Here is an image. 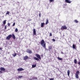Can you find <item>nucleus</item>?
Masks as SVG:
<instances>
[{"label":"nucleus","mask_w":80,"mask_h":80,"mask_svg":"<svg viewBox=\"0 0 80 80\" xmlns=\"http://www.w3.org/2000/svg\"><path fill=\"white\" fill-rule=\"evenodd\" d=\"M12 38L14 40H15L16 39V37H15V34H14L12 33V35L10 34L8 35L6 38V40H9L11 38Z\"/></svg>","instance_id":"obj_1"},{"label":"nucleus","mask_w":80,"mask_h":80,"mask_svg":"<svg viewBox=\"0 0 80 80\" xmlns=\"http://www.w3.org/2000/svg\"><path fill=\"white\" fill-rule=\"evenodd\" d=\"M36 57H34L33 58L34 60H37V61H39V59L41 60V57H40V56L39 54H36Z\"/></svg>","instance_id":"obj_2"},{"label":"nucleus","mask_w":80,"mask_h":80,"mask_svg":"<svg viewBox=\"0 0 80 80\" xmlns=\"http://www.w3.org/2000/svg\"><path fill=\"white\" fill-rule=\"evenodd\" d=\"M41 44L42 45V47L45 48H46V43L45 42V41L44 40L42 39L41 42Z\"/></svg>","instance_id":"obj_3"},{"label":"nucleus","mask_w":80,"mask_h":80,"mask_svg":"<svg viewBox=\"0 0 80 80\" xmlns=\"http://www.w3.org/2000/svg\"><path fill=\"white\" fill-rule=\"evenodd\" d=\"M79 73H80V72H79V70H77L75 74V77L76 78H78L79 77L78 75H79Z\"/></svg>","instance_id":"obj_4"},{"label":"nucleus","mask_w":80,"mask_h":80,"mask_svg":"<svg viewBox=\"0 0 80 80\" xmlns=\"http://www.w3.org/2000/svg\"><path fill=\"white\" fill-rule=\"evenodd\" d=\"M67 27H66V26H62V27L61 28V29L62 30H65V29H67Z\"/></svg>","instance_id":"obj_5"},{"label":"nucleus","mask_w":80,"mask_h":80,"mask_svg":"<svg viewBox=\"0 0 80 80\" xmlns=\"http://www.w3.org/2000/svg\"><path fill=\"white\" fill-rule=\"evenodd\" d=\"M27 53H29L30 54L32 53V51L29 49L27 50Z\"/></svg>","instance_id":"obj_6"},{"label":"nucleus","mask_w":80,"mask_h":80,"mask_svg":"<svg viewBox=\"0 0 80 80\" xmlns=\"http://www.w3.org/2000/svg\"><path fill=\"white\" fill-rule=\"evenodd\" d=\"M23 70H24V69L22 68H18L17 69L18 72H22V71H23Z\"/></svg>","instance_id":"obj_7"},{"label":"nucleus","mask_w":80,"mask_h":80,"mask_svg":"<svg viewBox=\"0 0 80 80\" xmlns=\"http://www.w3.org/2000/svg\"><path fill=\"white\" fill-rule=\"evenodd\" d=\"M36 35V30L35 29H33V35Z\"/></svg>","instance_id":"obj_8"},{"label":"nucleus","mask_w":80,"mask_h":80,"mask_svg":"<svg viewBox=\"0 0 80 80\" xmlns=\"http://www.w3.org/2000/svg\"><path fill=\"white\" fill-rule=\"evenodd\" d=\"M28 58V57L27 56H25L24 57L23 59L24 60H27V59Z\"/></svg>","instance_id":"obj_9"},{"label":"nucleus","mask_w":80,"mask_h":80,"mask_svg":"<svg viewBox=\"0 0 80 80\" xmlns=\"http://www.w3.org/2000/svg\"><path fill=\"white\" fill-rule=\"evenodd\" d=\"M65 2L68 3H70L71 2L70 0H65Z\"/></svg>","instance_id":"obj_10"},{"label":"nucleus","mask_w":80,"mask_h":80,"mask_svg":"<svg viewBox=\"0 0 80 80\" xmlns=\"http://www.w3.org/2000/svg\"><path fill=\"white\" fill-rule=\"evenodd\" d=\"M1 71H5V69L1 67L0 68Z\"/></svg>","instance_id":"obj_11"},{"label":"nucleus","mask_w":80,"mask_h":80,"mask_svg":"<svg viewBox=\"0 0 80 80\" xmlns=\"http://www.w3.org/2000/svg\"><path fill=\"white\" fill-rule=\"evenodd\" d=\"M52 47L51 46H49L48 47L49 51H50V50H52Z\"/></svg>","instance_id":"obj_12"},{"label":"nucleus","mask_w":80,"mask_h":80,"mask_svg":"<svg viewBox=\"0 0 80 80\" xmlns=\"http://www.w3.org/2000/svg\"><path fill=\"white\" fill-rule=\"evenodd\" d=\"M70 71L69 70H68L67 73H68V76H69V75H70Z\"/></svg>","instance_id":"obj_13"},{"label":"nucleus","mask_w":80,"mask_h":80,"mask_svg":"<svg viewBox=\"0 0 80 80\" xmlns=\"http://www.w3.org/2000/svg\"><path fill=\"white\" fill-rule=\"evenodd\" d=\"M45 25V23H44V22L41 23V27H43V25Z\"/></svg>","instance_id":"obj_14"},{"label":"nucleus","mask_w":80,"mask_h":80,"mask_svg":"<svg viewBox=\"0 0 80 80\" xmlns=\"http://www.w3.org/2000/svg\"><path fill=\"white\" fill-rule=\"evenodd\" d=\"M36 64L32 65V68H35V67H36Z\"/></svg>","instance_id":"obj_15"},{"label":"nucleus","mask_w":80,"mask_h":80,"mask_svg":"<svg viewBox=\"0 0 80 80\" xmlns=\"http://www.w3.org/2000/svg\"><path fill=\"white\" fill-rule=\"evenodd\" d=\"M74 62L75 64H77V61L76 59H74Z\"/></svg>","instance_id":"obj_16"},{"label":"nucleus","mask_w":80,"mask_h":80,"mask_svg":"<svg viewBox=\"0 0 80 80\" xmlns=\"http://www.w3.org/2000/svg\"><path fill=\"white\" fill-rule=\"evenodd\" d=\"M58 60H63V59L62 58H60L59 57H58Z\"/></svg>","instance_id":"obj_17"},{"label":"nucleus","mask_w":80,"mask_h":80,"mask_svg":"<svg viewBox=\"0 0 80 80\" xmlns=\"http://www.w3.org/2000/svg\"><path fill=\"white\" fill-rule=\"evenodd\" d=\"M6 21H7V20H5L3 21V24H4V25L6 24Z\"/></svg>","instance_id":"obj_18"},{"label":"nucleus","mask_w":80,"mask_h":80,"mask_svg":"<svg viewBox=\"0 0 80 80\" xmlns=\"http://www.w3.org/2000/svg\"><path fill=\"white\" fill-rule=\"evenodd\" d=\"M6 15H10V12H9V11H7V13L6 14Z\"/></svg>","instance_id":"obj_19"},{"label":"nucleus","mask_w":80,"mask_h":80,"mask_svg":"<svg viewBox=\"0 0 80 80\" xmlns=\"http://www.w3.org/2000/svg\"><path fill=\"white\" fill-rule=\"evenodd\" d=\"M48 23V20L47 19L46 22V24L47 25Z\"/></svg>","instance_id":"obj_20"},{"label":"nucleus","mask_w":80,"mask_h":80,"mask_svg":"<svg viewBox=\"0 0 80 80\" xmlns=\"http://www.w3.org/2000/svg\"><path fill=\"white\" fill-rule=\"evenodd\" d=\"M32 79H33V80H37V78L35 77L32 78Z\"/></svg>","instance_id":"obj_21"},{"label":"nucleus","mask_w":80,"mask_h":80,"mask_svg":"<svg viewBox=\"0 0 80 80\" xmlns=\"http://www.w3.org/2000/svg\"><path fill=\"white\" fill-rule=\"evenodd\" d=\"M72 47L73 48H74V49H75V44H74L73 45Z\"/></svg>","instance_id":"obj_22"},{"label":"nucleus","mask_w":80,"mask_h":80,"mask_svg":"<svg viewBox=\"0 0 80 80\" xmlns=\"http://www.w3.org/2000/svg\"><path fill=\"white\" fill-rule=\"evenodd\" d=\"M50 2H53L54 0H49Z\"/></svg>","instance_id":"obj_23"},{"label":"nucleus","mask_w":80,"mask_h":80,"mask_svg":"<svg viewBox=\"0 0 80 80\" xmlns=\"http://www.w3.org/2000/svg\"><path fill=\"white\" fill-rule=\"evenodd\" d=\"M16 55H17V54L15 53H14V55L13 54V56L14 57H15Z\"/></svg>","instance_id":"obj_24"},{"label":"nucleus","mask_w":80,"mask_h":80,"mask_svg":"<svg viewBox=\"0 0 80 80\" xmlns=\"http://www.w3.org/2000/svg\"><path fill=\"white\" fill-rule=\"evenodd\" d=\"M18 77L19 78H22L23 77L22 76H19Z\"/></svg>","instance_id":"obj_25"},{"label":"nucleus","mask_w":80,"mask_h":80,"mask_svg":"<svg viewBox=\"0 0 80 80\" xmlns=\"http://www.w3.org/2000/svg\"><path fill=\"white\" fill-rule=\"evenodd\" d=\"M74 22L76 23H78V21L77 20H74Z\"/></svg>","instance_id":"obj_26"},{"label":"nucleus","mask_w":80,"mask_h":80,"mask_svg":"<svg viewBox=\"0 0 80 80\" xmlns=\"http://www.w3.org/2000/svg\"><path fill=\"white\" fill-rule=\"evenodd\" d=\"M15 32H18V29L17 28H16L15 30Z\"/></svg>","instance_id":"obj_27"},{"label":"nucleus","mask_w":80,"mask_h":80,"mask_svg":"<svg viewBox=\"0 0 80 80\" xmlns=\"http://www.w3.org/2000/svg\"><path fill=\"white\" fill-rule=\"evenodd\" d=\"M15 22H14L12 25V26H13V27H14V26H15Z\"/></svg>","instance_id":"obj_28"},{"label":"nucleus","mask_w":80,"mask_h":80,"mask_svg":"<svg viewBox=\"0 0 80 80\" xmlns=\"http://www.w3.org/2000/svg\"><path fill=\"white\" fill-rule=\"evenodd\" d=\"M49 34H50L49 36L52 37V33H49Z\"/></svg>","instance_id":"obj_29"},{"label":"nucleus","mask_w":80,"mask_h":80,"mask_svg":"<svg viewBox=\"0 0 80 80\" xmlns=\"http://www.w3.org/2000/svg\"><path fill=\"white\" fill-rule=\"evenodd\" d=\"M8 26H10V23H9V22L8 23Z\"/></svg>","instance_id":"obj_30"},{"label":"nucleus","mask_w":80,"mask_h":80,"mask_svg":"<svg viewBox=\"0 0 80 80\" xmlns=\"http://www.w3.org/2000/svg\"><path fill=\"white\" fill-rule=\"evenodd\" d=\"M52 40L53 41V42H55V40L54 39H52Z\"/></svg>","instance_id":"obj_31"},{"label":"nucleus","mask_w":80,"mask_h":80,"mask_svg":"<svg viewBox=\"0 0 80 80\" xmlns=\"http://www.w3.org/2000/svg\"><path fill=\"white\" fill-rule=\"evenodd\" d=\"M50 80H54V78H51L50 79Z\"/></svg>","instance_id":"obj_32"},{"label":"nucleus","mask_w":80,"mask_h":80,"mask_svg":"<svg viewBox=\"0 0 80 80\" xmlns=\"http://www.w3.org/2000/svg\"><path fill=\"white\" fill-rule=\"evenodd\" d=\"M39 17H41V13H39Z\"/></svg>","instance_id":"obj_33"},{"label":"nucleus","mask_w":80,"mask_h":80,"mask_svg":"<svg viewBox=\"0 0 80 80\" xmlns=\"http://www.w3.org/2000/svg\"><path fill=\"white\" fill-rule=\"evenodd\" d=\"M5 28L6 30L7 29V25L5 26Z\"/></svg>","instance_id":"obj_34"},{"label":"nucleus","mask_w":80,"mask_h":80,"mask_svg":"<svg viewBox=\"0 0 80 80\" xmlns=\"http://www.w3.org/2000/svg\"><path fill=\"white\" fill-rule=\"evenodd\" d=\"M2 49H3V48H0V50H2Z\"/></svg>","instance_id":"obj_35"},{"label":"nucleus","mask_w":80,"mask_h":80,"mask_svg":"<svg viewBox=\"0 0 80 80\" xmlns=\"http://www.w3.org/2000/svg\"><path fill=\"white\" fill-rule=\"evenodd\" d=\"M78 65H80V62H79L78 63Z\"/></svg>","instance_id":"obj_36"},{"label":"nucleus","mask_w":80,"mask_h":80,"mask_svg":"<svg viewBox=\"0 0 80 80\" xmlns=\"http://www.w3.org/2000/svg\"><path fill=\"white\" fill-rule=\"evenodd\" d=\"M61 53H62V54H63V53H63V52H62Z\"/></svg>","instance_id":"obj_37"},{"label":"nucleus","mask_w":80,"mask_h":80,"mask_svg":"<svg viewBox=\"0 0 80 80\" xmlns=\"http://www.w3.org/2000/svg\"><path fill=\"white\" fill-rule=\"evenodd\" d=\"M0 73H2V71H0Z\"/></svg>","instance_id":"obj_38"},{"label":"nucleus","mask_w":80,"mask_h":80,"mask_svg":"<svg viewBox=\"0 0 80 80\" xmlns=\"http://www.w3.org/2000/svg\"><path fill=\"white\" fill-rule=\"evenodd\" d=\"M19 56H20V55H18Z\"/></svg>","instance_id":"obj_39"}]
</instances>
